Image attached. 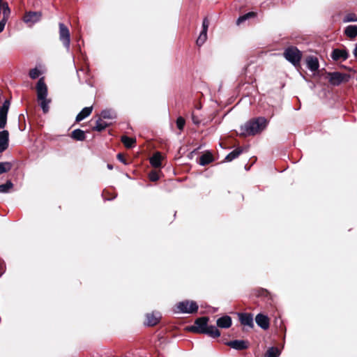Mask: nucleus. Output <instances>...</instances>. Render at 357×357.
Masks as SVG:
<instances>
[{"label":"nucleus","instance_id":"412c9836","mask_svg":"<svg viewBox=\"0 0 357 357\" xmlns=\"http://www.w3.org/2000/svg\"><path fill=\"white\" fill-rule=\"evenodd\" d=\"M71 137L77 141H84L86 139V135L82 130L75 129L72 132Z\"/></svg>","mask_w":357,"mask_h":357},{"label":"nucleus","instance_id":"f8f14e48","mask_svg":"<svg viewBox=\"0 0 357 357\" xmlns=\"http://www.w3.org/2000/svg\"><path fill=\"white\" fill-rule=\"evenodd\" d=\"M349 54L346 50L334 49L331 56L334 61H344L348 58Z\"/></svg>","mask_w":357,"mask_h":357},{"label":"nucleus","instance_id":"dca6fc26","mask_svg":"<svg viewBox=\"0 0 357 357\" xmlns=\"http://www.w3.org/2000/svg\"><path fill=\"white\" fill-rule=\"evenodd\" d=\"M216 324L219 328H229L232 324V320L229 315H225L217 319Z\"/></svg>","mask_w":357,"mask_h":357},{"label":"nucleus","instance_id":"58836bf2","mask_svg":"<svg viewBox=\"0 0 357 357\" xmlns=\"http://www.w3.org/2000/svg\"><path fill=\"white\" fill-rule=\"evenodd\" d=\"M117 159L121 161V162L124 163V164H126V162L123 158V155L121 154V153H119L117 155Z\"/></svg>","mask_w":357,"mask_h":357},{"label":"nucleus","instance_id":"b1692460","mask_svg":"<svg viewBox=\"0 0 357 357\" xmlns=\"http://www.w3.org/2000/svg\"><path fill=\"white\" fill-rule=\"evenodd\" d=\"M243 152L242 148H237L235 150L230 152L225 158V160L228 162L232 161L233 160L238 158Z\"/></svg>","mask_w":357,"mask_h":357},{"label":"nucleus","instance_id":"ddd939ff","mask_svg":"<svg viewBox=\"0 0 357 357\" xmlns=\"http://www.w3.org/2000/svg\"><path fill=\"white\" fill-rule=\"evenodd\" d=\"M306 66L311 72H315L319 69V63L317 56H308L305 59Z\"/></svg>","mask_w":357,"mask_h":357},{"label":"nucleus","instance_id":"9b49d317","mask_svg":"<svg viewBox=\"0 0 357 357\" xmlns=\"http://www.w3.org/2000/svg\"><path fill=\"white\" fill-rule=\"evenodd\" d=\"M226 344L231 348L238 351L244 350L248 348V342L243 340H235L229 341L227 342Z\"/></svg>","mask_w":357,"mask_h":357},{"label":"nucleus","instance_id":"aec40b11","mask_svg":"<svg viewBox=\"0 0 357 357\" xmlns=\"http://www.w3.org/2000/svg\"><path fill=\"white\" fill-rule=\"evenodd\" d=\"M213 161V157L211 153L207 152L202 154L199 157V164L202 166H205Z\"/></svg>","mask_w":357,"mask_h":357},{"label":"nucleus","instance_id":"e433bc0d","mask_svg":"<svg viewBox=\"0 0 357 357\" xmlns=\"http://www.w3.org/2000/svg\"><path fill=\"white\" fill-rule=\"evenodd\" d=\"M192 120L194 124L199 126L201 123L200 119L194 114H192Z\"/></svg>","mask_w":357,"mask_h":357},{"label":"nucleus","instance_id":"c85d7f7f","mask_svg":"<svg viewBox=\"0 0 357 357\" xmlns=\"http://www.w3.org/2000/svg\"><path fill=\"white\" fill-rule=\"evenodd\" d=\"M280 355V351L278 348L271 347L268 349L265 356L266 357H278Z\"/></svg>","mask_w":357,"mask_h":357},{"label":"nucleus","instance_id":"1a4fd4ad","mask_svg":"<svg viewBox=\"0 0 357 357\" xmlns=\"http://www.w3.org/2000/svg\"><path fill=\"white\" fill-rule=\"evenodd\" d=\"M10 107V101L6 100L2 106L0 107V128H5L7 123V114Z\"/></svg>","mask_w":357,"mask_h":357},{"label":"nucleus","instance_id":"a211bd4d","mask_svg":"<svg viewBox=\"0 0 357 357\" xmlns=\"http://www.w3.org/2000/svg\"><path fill=\"white\" fill-rule=\"evenodd\" d=\"M160 318L161 315L160 312H153L151 314H147L146 324L149 326H153L159 322Z\"/></svg>","mask_w":357,"mask_h":357},{"label":"nucleus","instance_id":"ea45409f","mask_svg":"<svg viewBox=\"0 0 357 357\" xmlns=\"http://www.w3.org/2000/svg\"><path fill=\"white\" fill-rule=\"evenodd\" d=\"M354 53L355 56L357 58V46H356Z\"/></svg>","mask_w":357,"mask_h":357},{"label":"nucleus","instance_id":"39448f33","mask_svg":"<svg viewBox=\"0 0 357 357\" xmlns=\"http://www.w3.org/2000/svg\"><path fill=\"white\" fill-rule=\"evenodd\" d=\"M198 305L195 301L185 300L178 302L174 309L175 313L193 314L197 312Z\"/></svg>","mask_w":357,"mask_h":357},{"label":"nucleus","instance_id":"a19ab883","mask_svg":"<svg viewBox=\"0 0 357 357\" xmlns=\"http://www.w3.org/2000/svg\"><path fill=\"white\" fill-rule=\"evenodd\" d=\"M107 168H108L109 169H113V166H112V165H110V164H108V165H107Z\"/></svg>","mask_w":357,"mask_h":357},{"label":"nucleus","instance_id":"c9c22d12","mask_svg":"<svg viewBox=\"0 0 357 357\" xmlns=\"http://www.w3.org/2000/svg\"><path fill=\"white\" fill-rule=\"evenodd\" d=\"M344 20V22H355V21L357 20V19H356L355 15H354V14H349V15L345 16Z\"/></svg>","mask_w":357,"mask_h":357},{"label":"nucleus","instance_id":"6ab92c4d","mask_svg":"<svg viewBox=\"0 0 357 357\" xmlns=\"http://www.w3.org/2000/svg\"><path fill=\"white\" fill-rule=\"evenodd\" d=\"M92 107H86L82 109V111L77 115L76 121L79 122L89 116L92 112Z\"/></svg>","mask_w":357,"mask_h":357},{"label":"nucleus","instance_id":"72a5a7b5","mask_svg":"<svg viewBox=\"0 0 357 357\" xmlns=\"http://www.w3.org/2000/svg\"><path fill=\"white\" fill-rule=\"evenodd\" d=\"M185 123V119L183 117L179 116L177 118L176 126L180 130H182L183 129Z\"/></svg>","mask_w":357,"mask_h":357},{"label":"nucleus","instance_id":"cd10ccee","mask_svg":"<svg viewBox=\"0 0 357 357\" xmlns=\"http://www.w3.org/2000/svg\"><path fill=\"white\" fill-rule=\"evenodd\" d=\"M108 126V123L104 121L101 118H99L96 121V126L93 128V130L101 132L104 130Z\"/></svg>","mask_w":357,"mask_h":357},{"label":"nucleus","instance_id":"423d86ee","mask_svg":"<svg viewBox=\"0 0 357 357\" xmlns=\"http://www.w3.org/2000/svg\"><path fill=\"white\" fill-rule=\"evenodd\" d=\"M350 76L340 72L327 73V78L331 85L339 86L343 82L349 81Z\"/></svg>","mask_w":357,"mask_h":357},{"label":"nucleus","instance_id":"4be33fe9","mask_svg":"<svg viewBox=\"0 0 357 357\" xmlns=\"http://www.w3.org/2000/svg\"><path fill=\"white\" fill-rule=\"evenodd\" d=\"M161 155L159 152L155 153L150 158V163L153 167H160L161 166Z\"/></svg>","mask_w":357,"mask_h":357},{"label":"nucleus","instance_id":"393cba45","mask_svg":"<svg viewBox=\"0 0 357 357\" xmlns=\"http://www.w3.org/2000/svg\"><path fill=\"white\" fill-rule=\"evenodd\" d=\"M257 16V13H255V12H248L241 16H240L237 20H236V24L238 25L241 24V23L244 22L245 21L250 19V18H253V17H255Z\"/></svg>","mask_w":357,"mask_h":357},{"label":"nucleus","instance_id":"bb28decb","mask_svg":"<svg viewBox=\"0 0 357 357\" xmlns=\"http://www.w3.org/2000/svg\"><path fill=\"white\" fill-rule=\"evenodd\" d=\"M345 34L350 37L354 38L357 36V26L356 25H349L348 26L344 31Z\"/></svg>","mask_w":357,"mask_h":357},{"label":"nucleus","instance_id":"f3484780","mask_svg":"<svg viewBox=\"0 0 357 357\" xmlns=\"http://www.w3.org/2000/svg\"><path fill=\"white\" fill-rule=\"evenodd\" d=\"M9 133L7 130L0 131V153L3 152L8 146Z\"/></svg>","mask_w":357,"mask_h":357},{"label":"nucleus","instance_id":"0eeeda50","mask_svg":"<svg viewBox=\"0 0 357 357\" xmlns=\"http://www.w3.org/2000/svg\"><path fill=\"white\" fill-rule=\"evenodd\" d=\"M42 16L43 14L40 11H28L23 17V22L29 26H32L41 20Z\"/></svg>","mask_w":357,"mask_h":357},{"label":"nucleus","instance_id":"4c0bfd02","mask_svg":"<svg viewBox=\"0 0 357 357\" xmlns=\"http://www.w3.org/2000/svg\"><path fill=\"white\" fill-rule=\"evenodd\" d=\"M6 22L5 19H2L0 21V33L3 30L5 25H6Z\"/></svg>","mask_w":357,"mask_h":357},{"label":"nucleus","instance_id":"f03ea898","mask_svg":"<svg viewBox=\"0 0 357 357\" xmlns=\"http://www.w3.org/2000/svg\"><path fill=\"white\" fill-rule=\"evenodd\" d=\"M267 126L264 117L252 119L240 127V135L243 137L254 136L263 131Z\"/></svg>","mask_w":357,"mask_h":357},{"label":"nucleus","instance_id":"9d476101","mask_svg":"<svg viewBox=\"0 0 357 357\" xmlns=\"http://www.w3.org/2000/svg\"><path fill=\"white\" fill-rule=\"evenodd\" d=\"M209 21L206 17H205L202 22V31L197 39L196 45H203L206 42L207 39V31Z\"/></svg>","mask_w":357,"mask_h":357},{"label":"nucleus","instance_id":"6e6552de","mask_svg":"<svg viewBox=\"0 0 357 357\" xmlns=\"http://www.w3.org/2000/svg\"><path fill=\"white\" fill-rule=\"evenodd\" d=\"M59 39L63 45H70V35L69 29L63 23L59 24Z\"/></svg>","mask_w":357,"mask_h":357},{"label":"nucleus","instance_id":"2f4dec72","mask_svg":"<svg viewBox=\"0 0 357 357\" xmlns=\"http://www.w3.org/2000/svg\"><path fill=\"white\" fill-rule=\"evenodd\" d=\"M1 9L3 10V19H5L6 21L8 17L9 16V15L10 13V8L8 6V3L3 2L2 1Z\"/></svg>","mask_w":357,"mask_h":357},{"label":"nucleus","instance_id":"7ed1b4c3","mask_svg":"<svg viewBox=\"0 0 357 357\" xmlns=\"http://www.w3.org/2000/svg\"><path fill=\"white\" fill-rule=\"evenodd\" d=\"M37 98L40 101V106L44 113H47L49 111V104L50 103V99H47V87L44 82L43 77H41L36 86Z\"/></svg>","mask_w":357,"mask_h":357},{"label":"nucleus","instance_id":"c756f323","mask_svg":"<svg viewBox=\"0 0 357 357\" xmlns=\"http://www.w3.org/2000/svg\"><path fill=\"white\" fill-rule=\"evenodd\" d=\"M13 165L10 162H0V174L9 172L12 169Z\"/></svg>","mask_w":357,"mask_h":357},{"label":"nucleus","instance_id":"7c9ffc66","mask_svg":"<svg viewBox=\"0 0 357 357\" xmlns=\"http://www.w3.org/2000/svg\"><path fill=\"white\" fill-rule=\"evenodd\" d=\"M13 187L10 181H7L6 183L0 185V193H7Z\"/></svg>","mask_w":357,"mask_h":357},{"label":"nucleus","instance_id":"2eb2a0df","mask_svg":"<svg viewBox=\"0 0 357 357\" xmlns=\"http://www.w3.org/2000/svg\"><path fill=\"white\" fill-rule=\"evenodd\" d=\"M257 324L262 329L266 330L269 327V319L267 316L258 314L255 317Z\"/></svg>","mask_w":357,"mask_h":357},{"label":"nucleus","instance_id":"f257e3e1","mask_svg":"<svg viewBox=\"0 0 357 357\" xmlns=\"http://www.w3.org/2000/svg\"><path fill=\"white\" fill-rule=\"evenodd\" d=\"M208 317H202L197 318L193 326L188 328L190 331L196 333L206 334L212 338H216L220 336V332L215 326L208 325Z\"/></svg>","mask_w":357,"mask_h":357},{"label":"nucleus","instance_id":"473e14b6","mask_svg":"<svg viewBox=\"0 0 357 357\" xmlns=\"http://www.w3.org/2000/svg\"><path fill=\"white\" fill-rule=\"evenodd\" d=\"M40 75L41 71L37 68H33L29 71V77L33 79L38 78Z\"/></svg>","mask_w":357,"mask_h":357},{"label":"nucleus","instance_id":"a878e982","mask_svg":"<svg viewBox=\"0 0 357 357\" xmlns=\"http://www.w3.org/2000/svg\"><path fill=\"white\" fill-rule=\"evenodd\" d=\"M121 142L123 143L126 148L130 149L136 143V139L135 138L123 135L121 137Z\"/></svg>","mask_w":357,"mask_h":357},{"label":"nucleus","instance_id":"4468645a","mask_svg":"<svg viewBox=\"0 0 357 357\" xmlns=\"http://www.w3.org/2000/svg\"><path fill=\"white\" fill-rule=\"evenodd\" d=\"M238 317L241 324L249 326L250 328H253L254 322L252 314L250 313H239Z\"/></svg>","mask_w":357,"mask_h":357},{"label":"nucleus","instance_id":"f704fd0d","mask_svg":"<svg viewBox=\"0 0 357 357\" xmlns=\"http://www.w3.org/2000/svg\"><path fill=\"white\" fill-rule=\"evenodd\" d=\"M149 179L151 181H156L159 179V176L156 172H151L149 173Z\"/></svg>","mask_w":357,"mask_h":357},{"label":"nucleus","instance_id":"20e7f679","mask_svg":"<svg viewBox=\"0 0 357 357\" xmlns=\"http://www.w3.org/2000/svg\"><path fill=\"white\" fill-rule=\"evenodd\" d=\"M282 55L295 68L300 66L303 53L296 46H288L284 50Z\"/></svg>","mask_w":357,"mask_h":357},{"label":"nucleus","instance_id":"5701e85b","mask_svg":"<svg viewBox=\"0 0 357 357\" xmlns=\"http://www.w3.org/2000/svg\"><path fill=\"white\" fill-rule=\"evenodd\" d=\"M101 118L105 119H116V114L113 109H106L101 112Z\"/></svg>","mask_w":357,"mask_h":357}]
</instances>
